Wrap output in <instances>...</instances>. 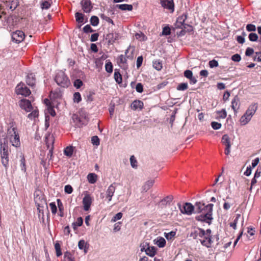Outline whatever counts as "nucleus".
Masks as SVG:
<instances>
[{"label":"nucleus","mask_w":261,"mask_h":261,"mask_svg":"<svg viewBox=\"0 0 261 261\" xmlns=\"http://www.w3.org/2000/svg\"><path fill=\"white\" fill-rule=\"evenodd\" d=\"M55 80L59 86L63 88H67L70 85L69 78L65 72L61 70L57 72Z\"/></svg>","instance_id":"20e7f679"},{"label":"nucleus","mask_w":261,"mask_h":261,"mask_svg":"<svg viewBox=\"0 0 261 261\" xmlns=\"http://www.w3.org/2000/svg\"><path fill=\"white\" fill-rule=\"evenodd\" d=\"M83 85L82 81L80 79H76L74 82V86L77 89L81 88Z\"/></svg>","instance_id":"6e6d98bb"},{"label":"nucleus","mask_w":261,"mask_h":261,"mask_svg":"<svg viewBox=\"0 0 261 261\" xmlns=\"http://www.w3.org/2000/svg\"><path fill=\"white\" fill-rule=\"evenodd\" d=\"M78 247L81 250H84L85 253H87L89 248V244L84 240H81L78 243Z\"/></svg>","instance_id":"4be33fe9"},{"label":"nucleus","mask_w":261,"mask_h":261,"mask_svg":"<svg viewBox=\"0 0 261 261\" xmlns=\"http://www.w3.org/2000/svg\"><path fill=\"white\" fill-rule=\"evenodd\" d=\"M50 7V3L48 1L43 2L41 4V7L42 9H48Z\"/></svg>","instance_id":"4d7b16f0"},{"label":"nucleus","mask_w":261,"mask_h":261,"mask_svg":"<svg viewBox=\"0 0 261 261\" xmlns=\"http://www.w3.org/2000/svg\"><path fill=\"white\" fill-rule=\"evenodd\" d=\"M20 167L21 169V170L23 172L26 171V167H25V160L24 157V156H22L21 160H20Z\"/></svg>","instance_id":"3c124183"},{"label":"nucleus","mask_w":261,"mask_h":261,"mask_svg":"<svg viewBox=\"0 0 261 261\" xmlns=\"http://www.w3.org/2000/svg\"><path fill=\"white\" fill-rule=\"evenodd\" d=\"M83 223V220L82 217H79L77 219L76 221L72 223L73 227L74 229H76V226H81Z\"/></svg>","instance_id":"de8ad7c7"},{"label":"nucleus","mask_w":261,"mask_h":261,"mask_svg":"<svg viewBox=\"0 0 261 261\" xmlns=\"http://www.w3.org/2000/svg\"><path fill=\"white\" fill-rule=\"evenodd\" d=\"M231 108L233 110L234 113L240 108V100L237 96H236L231 101Z\"/></svg>","instance_id":"412c9836"},{"label":"nucleus","mask_w":261,"mask_h":261,"mask_svg":"<svg viewBox=\"0 0 261 261\" xmlns=\"http://www.w3.org/2000/svg\"><path fill=\"white\" fill-rule=\"evenodd\" d=\"M234 219L233 221V222H231L229 224V226L232 227L234 229L236 228V224L238 223V220L241 217V215L240 214H236L234 216Z\"/></svg>","instance_id":"79ce46f5"},{"label":"nucleus","mask_w":261,"mask_h":261,"mask_svg":"<svg viewBox=\"0 0 261 261\" xmlns=\"http://www.w3.org/2000/svg\"><path fill=\"white\" fill-rule=\"evenodd\" d=\"M187 18V15L186 14H183L181 16H179L176 21V28H182V26L185 24V21Z\"/></svg>","instance_id":"a211bd4d"},{"label":"nucleus","mask_w":261,"mask_h":261,"mask_svg":"<svg viewBox=\"0 0 261 261\" xmlns=\"http://www.w3.org/2000/svg\"><path fill=\"white\" fill-rule=\"evenodd\" d=\"M200 228H198L197 230H195L194 232L190 234V236L193 237V239H195L197 237H199V233L200 232Z\"/></svg>","instance_id":"69168bd1"},{"label":"nucleus","mask_w":261,"mask_h":261,"mask_svg":"<svg viewBox=\"0 0 261 261\" xmlns=\"http://www.w3.org/2000/svg\"><path fill=\"white\" fill-rule=\"evenodd\" d=\"M122 213L121 212L118 213L116 214L112 219V222H116V221L120 220L122 217Z\"/></svg>","instance_id":"13d9d810"},{"label":"nucleus","mask_w":261,"mask_h":261,"mask_svg":"<svg viewBox=\"0 0 261 261\" xmlns=\"http://www.w3.org/2000/svg\"><path fill=\"white\" fill-rule=\"evenodd\" d=\"M90 23L93 26H97L99 23V18L96 16H92L90 18Z\"/></svg>","instance_id":"37998d69"},{"label":"nucleus","mask_w":261,"mask_h":261,"mask_svg":"<svg viewBox=\"0 0 261 261\" xmlns=\"http://www.w3.org/2000/svg\"><path fill=\"white\" fill-rule=\"evenodd\" d=\"M246 30L249 32H254L256 31V27L254 24H248L246 26Z\"/></svg>","instance_id":"e2e57ef3"},{"label":"nucleus","mask_w":261,"mask_h":261,"mask_svg":"<svg viewBox=\"0 0 261 261\" xmlns=\"http://www.w3.org/2000/svg\"><path fill=\"white\" fill-rule=\"evenodd\" d=\"M171 33V30L169 27H165L163 28L162 31V35H169Z\"/></svg>","instance_id":"680f3d73"},{"label":"nucleus","mask_w":261,"mask_h":261,"mask_svg":"<svg viewBox=\"0 0 261 261\" xmlns=\"http://www.w3.org/2000/svg\"><path fill=\"white\" fill-rule=\"evenodd\" d=\"M116 187L114 184H111L108 188L106 191V197L108 199V202L112 200V198L115 192Z\"/></svg>","instance_id":"4468645a"},{"label":"nucleus","mask_w":261,"mask_h":261,"mask_svg":"<svg viewBox=\"0 0 261 261\" xmlns=\"http://www.w3.org/2000/svg\"><path fill=\"white\" fill-rule=\"evenodd\" d=\"M25 81L29 86L31 87L34 86L36 83L35 75L32 73L28 74L27 76H26Z\"/></svg>","instance_id":"dca6fc26"},{"label":"nucleus","mask_w":261,"mask_h":261,"mask_svg":"<svg viewBox=\"0 0 261 261\" xmlns=\"http://www.w3.org/2000/svg\"><path fill=\"white\" fill-rule=\"evenodd\" d=\"M80 4L85 13H89L91 12L93 6L91 2L89 0H82Z\"/></svg>","instance_id":"ddd939ff"},{"label":"nucleus","mask_w":261,"mask_h":261,"mask_svg":"<svg viewBox=\"0 0 261 261\" xmlns=\"http://www.w3.org/2000/svg\"><path fill=\"white\" fill-rule=\"evenodd\" d=\"M55 248L56 250V255L59 257L62 255V253L61 249V245L59 241H56L55 244Z\"/></svg>","instance_id":"473e14b6"},{"label":"nucleus","mask_w":261,"mask_h":261,"mask_svg":"<svg viewBox=\"0 0 261 261\" xmlns=\"http://www.w3.org/2000/svg\"><path fill=\"white\" fill-rule=\"evenodd\" d=\"M143 102L139 100H136L131 104V108L134 110H136L137 109L141 110L143 108Z\"/></svg>","instance_id":"6ab92c4d"},{"label":"nucleus","mask_w":261,"mask_h":261,"mask_svg":"<svg viewBox=\"0 0 261 261\" xmlns=\"http://www.w3.org/2000/svg\"><path fill=\"white\" fill-rule=\"evenodd\" d=\"M161 4L163 7L169 10H174V4L173 1L169 0H162Z\"/></svg>","instance_id":"2eb2a0df"},{"label":"nucleus","mask_w":261,"mask_h":261,"mask_svg":"<svg viewBox=\"0 0 261 261\" xmlns=\"http://www.w3.org/2000/svg\"><path fill=\"white\" fill-rule=\"evenodd\" d=\"M141 251L145 252L146 254L149 256L153 257L156 253V248L154 246H149L147 243L143 246L141 245Z\"/></svg>","instance_id":"6e6552de"},{"label":"nucleus","mask_w":261,"mask_h":261,"mask_svg":"<svg viewBox=\"0 0 261 261\" xmlns=\"http://www.w3.org/2000/svg\"><path fill=\"white\" fill-rule=\"evenodd\" d=\"M188 88V84L186 83H182L179 84L176 89L178 91H185Z\"/></svg>","instance_id":"c03bdc74"},{"label":"nucleus","mask_w":261,"mask_h":261,"mask_svg":"<svg viewBox=\"0 0 261 261\" xmlns=\"http://www.w3.org/2000/svg\"><path fill=\"white\" fill-rule=\"evenodd\" d=\"M25 37V34L23 32L17 30L12 34V39L15 43H19L22 42Z\"/></svg>","instance_id":"1a4fd4ad"},{"label":"nucleus","mask_w":261,"mask_h":261,"mask_svg":"<svg viewBox=\"0 0 261 261\" xmlns=\"http://www.w3.org/2000/svg\"><path fill=\"white\" fill-rule=\"evenodd\" d=\"M178 206L181 213L182 214L190 215L193 212L195 213V204L193 205L190 203L186 202L183 206L178 203Z\"/></svg>","instance_id":"39448f33"},{"label":"nucleus","mask_w":261,"mask_h":261,"mask_svg":"<svg viewBox=\"0 0 261 261\" xmlns=\"http://www.w3.org/2000/svg\"><path fill=\"white\" fill-rule=\"evenodd\" d=\"M154 241L155 242L154 243L160 248H163L166 245V240L163 237H158Z\"/></svg>","instance_id":"b1692460"},{"label":"nucleus","mask_w":261,"mask_h":261,"mask_svg":"<svg viewBox=\"0 0 261 261\" xmlns=\"http://www.w3.org/2000/svg\"><path fill=\"white\" fill-rule=\"evenodd\" d=\"M217 115L216 116V118H224L227 116V112L225 109H222L221 111L216 112Z\"/></svg>","instance_id":"e433bc0d"},{"label":"nucleus","mask_w":261,"mask_h":261,"mask_svg":"<svg viewBox=\"0 0 261 261\" xmlns=\"http://www.w3.org/2000/svg\"><path fill=\"white\" fill-rule=\"evenodd\" d=\"M72 118L75 125L77 127H81L85 123L83 120L76 114H73Z\"/></svg>","instance_id":"5701e85b"},{"label":"nucleus","mask_w":261,"mask_h":261,"mask_svg":"<svg viewBox=\"0 0 261 261\" xmlns=\"http://www.w3.org/2000/svg\"><path fill=\"white\" fill-rule=\"evenodd\" d=\"M116 7L121 9V10L132 11L133 10V6L132 5L126 4L117 5Z\"/></svg>","instance_id":"cd10ccee"},{"label":"nucleus","mask_w":261,"mask_h":261,"mask_svg":"<svg viewBox=\"0 0 261 261\" xmlns=\"http://www.w3.org/2000/svg\"><path fill=\"white\" fill-rule=\"evenodd\" d=\"M1 156L2 164L7 168L9 163V153L8 147L5 144H1Z\"/></svg>","instance_id":"423d86ee"},{"label":"nucleus","mask_w":261,"mask_h":261,"mask_svg":"<svg viewBox=\"0 0 261 261\" xmlns=\"http://www.w3.org/2000/svg\"><path fill=\"white\" fill-rule=\"evenodd\" d=\"M248 38L250 41L255 42L257 40L258 37L256 33H251L249 34Z\"/></svg>","instance_id":"09e8293b"},{"label":"nucleus","mask_w":261,"mask_h":261,"mask_svg":"<svg viewBox=\"0 0 261 261\" xmlns=\"http://www.w3.org/2000/svg\"><path fill=\"white\" fill-rule=\"evenodd\" d=\"M83 31L86 33H88L94 32V30L89 24H87L83 28Z\"/></svg>","instance_id":"052dcab7"},{"label":"nucleus","mask_w":261,"mask_h":261,"mask_svg":"<svg viewBox=\"0 0 261 261\" xmlns=\"http://www.w3.org/2000/svg\"><path fill=\"white\" fill-rule=\"evenodd\" d=\"M173 197L172 196H168L164 199H163L161 202L163 204H170V202L172 201Z\"/></svg>","instance_id":"864d4df0"},{"label":"nucleus","mask_w":261,"mask_h":261,"mask_svg":"<svg viewBox=\"0 0 261 261\" xmlns=\"http://www.w3.org/2000/svg\"><path fill=\"white\" fill-rule=\"evenodd\" d=\"M62 261H75L73 255L68 251H66L64 254V258Z\"/></svg>","instance_id":"c85d7f7f"},{"label":"nucleus","mask_w":261,"mask_h":261,"mask_svg":"<svg viewBox=\"0 0 261 261\" xmlns=\"http://www.w3.org/2000/svg\"><path fill=\"white\" fill-rule=\"evenodd\" d=\"M20 107L27 112H31L33 110V107L31 101L26 99H22L19 101Z\"/></svg>","instance_id":"9d476101"},{"label":"nucleus","mask_w":261,"mask_h":261,"mask_svg":"<svg viewBox=\"0 0 261 261\" xmlns=\"http://www.w3.org/2000/svg\"><path fill=\"white\" fill-rule=\"evenodd\" d=\"M7 137L13 146L18 147L20 146L19 135L14 122H11L9 123L7 129Z\"/></svg>","instance_id":"f03ea898"},{"label":"nucleus","mask_w":261,"mask_h":261,"mask_svg":"<svg viewBox=\"0 0 261 261\" xmlns=\"http://www.w3.org/2000/svg\"><path fill=\"white\" fill-rule=\"evenodd\" d=\"M6 6L11 11L14 10L19 5L18 0H10L6 2Z\"/></svg>","instance_id":"f3484780"},{"label":"nucleus","mask_w":261,"mask_h":261,"mask_svg":"<svg viewBox=\"0 0 261 261\" xmlns=\"http://www.w3.org/2000/svg\"><path fill=\"white\" fill-rule=\"evenodd\" d=\"M35 202L36 204L38 207L41 206V205L42 203H45V200L43 198L40 199V197H38V195H37L36 197H35ZM39 210V207L37 208Z\"/></svg>","instance_id":"a19ab883"},{"label":"nucleus","mask_w":261,"mask_h":261,"mask_svg":"<svg viewBox=\"0 0 261 261\" xmlns=\"http://www.w3.org/2000/svg\"><path fill=\"white\" fill-rule=\"evenodd\" d=\"M87 179L89 183L94 184L97 180V176L95 173H89L87 176Z\"/></svg>","instance_id":"bb28decb"},{"label":"nucleus","mask_w":261,"mask_h":261,"mask_svg":"<svg viewBox=\"0 0 261 261\" xmlns=\"http://www.w3.org/2000/svg\"><path fill=\"white\" fill-rule=\"evenodd\" d=\"M182 29L186 30V32H190L193 31V27L191 25H189V24H184L182 26Z\"/></svg>","instance_id":"774afa93"},{"label":"nucleus","mask_w":261,"mask_h":261,"mask_svg":"<svg viewBox=\"0 0 261 261\" xmlns=\"http://www.w3.org/2000/svg\"><path fill=\"white\" fill-rule=\"evenodd\" d=\"M214 205L211 203L205 204L202 201L195 203V213L200 214L196 217L197 221L211 224L213 219L212 213Z\"/></svg>","instance_id":"f257e3e1"},{"label":"nucleus","mask_w":261,"mask_h":261,"mask_svg":"<svg viewBox=\"0 0 261 261\" xmlns=\"http://www.w3.org/2000/svg\"><path fill=\"white\" fill-rule=\"evenodd\" d=\"M100 17L103 19L107 21L108 22L111 23L112 24H114L113 21L112 19H111L110 17L106 16L104 14H101L100 15Z\"/></svg>","instance_id":"338daca9"},{"label":"nucleus","mask_w":261,"mask_h":261,"mask_svg":"<svg viewBox=\"0 0 261 261\" xmlns=\"http://www.w3.org/2000/svg\"><path fill=\"white\" fill-rule=\"evenodd\" d=\"M153 66L157 70H161L162 68V62L160 60H156L153 62Z\"/></svg>","instance_id":"72a5a7b5"},{"label":"nucleus","mask_w":261,"mask_h":261,"mask_svg":"<svg viewBox=\"0 0 261 261\" xmlns=\"http://www.w3.org/2000/svg\"><path fill=\"white\" fill-rule=\"evenodd\" d=\"M57 204H58V208H59V210L60 212V216L62 217L63 216V211H64V206H63V205L62 204V202L61 201V200L60 199H58L57 200Z\"/></svg>","instance_id":"a18cd8bd"},{"label":"nucleus","mask_w":261,"mask_h":261,"mask_svg":"<svg viewBox=\"0 0 261 261\" xmlns=\"http://www.w3.org/2000/svg\"><path fill=\"white\" fill-rule=\"evenodd\" d=\"M32 112L28 114V117L30 119H34L38 116L39 112L37 109H34L31 111Z\"/></svg>","instance_id":"4c0bfd02"},{"label":"nucleus","mask_w":261,"mask_h":261,"mask_svg":"<svg viewBox=\"0 0 261 261\" xmlns=\"http://www.w3.org/2000/svg\"><path fill=\"white\" fill-rule=\"evenodd\" d=\"M93 201V198L90 194H86L83 199L84 210L86 211L89 210Z\"/></svg>","instance_id":"9b49d317"},{"label":"nucleus","mask_w":261,"mask_h":261,"mask_svg":"<svg viewBox=\"0 0 261 261\" xmlns=\"http://www.w3.org/2000/svg\"><path fill=\"white\" fill-rule=\"evenodd\" d=\"M15 92L17 95H21L27 97L31 94L30 90L23 83H19L15 88Z\"/></svg>","instance_id":"0eeeda50"},{"label":"nucleus","mask_w":261,"mask_h":261,"mask_svg":"<svg viewBox=\"0 0 261 261\" xmlns=\"http://www.w3.org/2000/svg\"><path fill=\"white\" fill-rule=\"evenodd\" d=\"M82 100L81 94L79 92H75L73 94V100L74 102L79 103Z\"/></svg>","instance_id":"8fccbe9b"},{"label":"nucleus","mask_w":261,"mask_h":261,"mask_svg":"<svg viewBox=\"0 0 261 261\" xmlns=\"http://www.w3.org/2000/svg\"><path fill=\"white\" fill-rule=\"evenodd\" d=\"M200 238L201 239H199V241L203 246L207 248H210L212 247V244L213 243L212 236H207V235H205L204 237Z\"/></svg>","instance_id":"f8f14e48"},{"label":"nucleus","mask_w":261,"mask_h":261,"mask_svg":"<svg viewBox=\"0 0 261 261\" xmlns=\"http://www.w3.org/2000/svg\"><path fill=\"white\" fill-rule=\"evenodd\" d=\"M154 180H149L147 181L143 186L142 188L145 192L147 191L153 185Z\"/></svg>","instance_id":"c756f323"},{"label":"nucleus","mask_w":261,"mask_h":261,"mask_svg":"<svg viewBox=\"0 0 261 261\" xmlns=\"http://www.w3.org/2000/svg\"><path fill=\"white\" fill-rule=\"evenodd\" d=\"M175 235H176V231H171L168 233H166V232L164 233V236L166 238V239L168 240H173L174 239V238L175 237Z\"/></svg>","instance_id":"58836bf2"},{"label":"nucleus","mask_w":261,"mask_h":261,"mask_svg":"<svg viewBox=\"0 0 261 261\" xmlns=\"http://www.w3.org/2000/svg\"><path fill=\"white\" fill-rule=\"evenodd\" d=\"M257 109L256 103L250 105L246 113L241 117L240 122L242 125L247 124L251 120L252 116L255 114Z\"/></svg>","instance_id":"7ed1b4c3"},{"label":"nucleus","mask_w":261,"mask_h":261,"mask_svg":"<svg viewBox=\"0 0 261 261\" xmlns=\"http://www.w3.org/2000/svg\"><path fill=\"white\" fill-rule=\"evenodd\" d=\"M114 76L115 81L118 84H120L122 83V75L117 69L115 70Z\"/></svg>","instance_id":"7c9ffc66"},{"label":"nucleus","mask_w":261,"mask_h":261,"mask_svg":"<svg viewBox=\"0 0 261 261\" xmlns=\"http://www.w3.org/2000/svg\"><path fill=\"white\" fill-rule=\"evenodd\" d=\"M92 143L96 146H98L100 144V140L97 136H93L91 138Z\"/></svg>","instance_id":"603ef678"},{"label":"nucleus","mask_w":261,"mask_h":261,"mask_svg":"<svg viewBox=\"0 0 261 261\" xmlns=\"http://www.w3.org/2000/svg\"><path fill=\"white\" fill-rule=\"evenodd\" d=\"M211 126L214 129H218L220 128L221 124L217 122L213 121L211 122Z\"/></svg>","instance_id":"bf43d9fd"},{"label":"nucleus","mask_w":261,"mask_h":261,"mask_svg":"<svg viewBox=\"0 0 261 261\" xmlns=\"http://www.w3.org/2000/svg\"><path fill=\"white\" fill-rule=\"evenodd\" d=\"M64 191L67 194H71L73 192V188L69 185H66L64 188Z\"/></svg>","instance_id":"0e129e2a"},{"label":"nucleus","mask_w":261,"mask_h":261,"mask_svg":"<svg viewBox=\"0 0 261 261\" xmlns=\"http://www.w3.org/2000/svg\"><path fill=\"white\" fill-rule=\"evenodd\" d=\"M73 152V149L72 146H68L66 147L64 150L65 155L68 156H71Z\"/></svg>","instance_id":"ea45409f"},{"label":"nucleus","mask_w":261,"mask_h":261,"mask_svg":"<svg viewBox=\"0 0 261 261\" xmlns=\"http://www.w3.org/2000/svg\"><path fill=\"white\" fill-rule=\"evenodd\" d=\"M113 66L110 60H107L105 65V69L108 73H112L113 71Z\"/></svg>","instance_id":"c9c22d12"},{"label":"nucleus","mask_w":261,"mask_h":261,"mask_svg":"<svg viewBox=\"0 0 261 261\" xmlns=\"http://www.w3.org/2000/svg\"><path fill=\"white\" fill-rule=\"evenodd\" d=\"M199 237H202L207 235V236H212V231L210 229H207L206 230L201 228L200 229V232L199 233Z\"/></svg>","instance_id":"2f4dec72"},{"label":"nucleus","mask_w":261,"mask_h":261,"mask_svg":"<svg viewBox=\"0 0 261 261\" xmlns=\"http://www.w3.org/2000/svg\"><path fill=\"white\" fill-rule=\"evenodd\" d=\"M222 143L226 147L225 149V153L226 155H228V136L224 135L222 138Z\"/></svg>","instance_id":"393cba45"},{"label":"nucleus","mask_w":261,"mask_h":261,"mask_svg":"<svg viewBox=\"0 0 261 261\" xmlns=\"http://www.w3.org/2000/svg\"><path fill=\"white\" fill-rule=\"evenodd\" d=\"M130 162L132 167L134 168H137L138 167L137 161L134 155H132L130 158Z\"/></svg>","instance_id":"49530a36"},{"label":"nucleus","mask_w":261,"mask_h":261,"mask_svg":"<svg viewBox=\"0 0 261 261\" xmlns=\"http://www.w3.org/2000/svg\"><path fill=\"white\" fill-rule=\"evenodd\" d=\"M84 14H83L81 13L76 12L75 14V19H76V21L78 23H84Z\"/></svg>","instance_id":"f704fd0d"},{"label":"nucleus","mask_w":261,"mask_h":261,"mask_svg":"<svg viewBox=\"0 0 261 261\" xmlns=\"http://www.w3.org/2000/svg\"><path fill=\"white\" fill-rule=\"evenodd\" d=\"M118 38V34L113 32L108 33L106 36V40L109 44L113 43Z\"/></svg>","instance_id":"aec40b11"},{"label":"nucleus","mask_w":261,"mask_h":261,"mask_svg":"<svg viewBox=\"0 0 261 261\" xmlns=\"http://www.w3.org/2000/svg\"><path fill=\"white\" fill-rule=\"evenodd\" d=\"M117 63L120 66H124L127 64V59L123 55H120L118 58Z\"/></svg>","instance_id":"a878e982"},{"label":"nucleus","mask_w":261,"mask_h":261,"mask_svg":"<svg viewBox=\"0 0 261 261\" xmlns=\"http://www.w3.org/2000/svg\"><path fill=\"white\" fill-rule=\"evenodd\" d=\"M49 206L51 209V211L53 214L55 215L57 212V207L55 204V202H51L49 203Z\"/></svg>","instance_id":"5fc2aeb1"}]
</instances>
